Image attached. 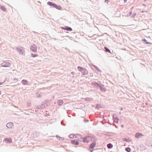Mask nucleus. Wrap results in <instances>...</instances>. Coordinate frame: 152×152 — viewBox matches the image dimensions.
I'll return each instance as SVG.
<instances>
[{"label":"nucleus","mask_w":152,"mask_h":152,"mask_svg":"<svg viewBox=\"0 0 152 152\" xmlns=\"http://www.w3.org/2000/svg\"><path fill=\"white\" fill-rule=\"evenodd\" d=\"M77 69L78 71L80 72L82 75H87L88 74V71L84 68L78 66Z\"/></svg>","instance_id":"1"},{"label":"nucleus","mask_w":152,"mask_h":152,"mask_svg":"<svg viewBox=\"0 0 152 152\" xmlns=\"http://www.w3.org/2000/svg\"><path fill=\"white\" fill-rule=\"evenodd\" d=\"M15 50L18 52L19 54L21 55H24V50L23 48H16Z\"/></svg>","instance_id":"2"},{"label":"nucleus","mask_w":152,"mask_h":152,"mask_svg":"<svg viewBox=\"0 0 152 152\" xmlns=\"http://www.w3.org/2000/svg\"><path fill=\"white\" fill-rule=\"evenodd\" d=\"M11 65V64L9 62L4 61L1 64V66L4 67H9Z\"/></svg>","instance_id":"3"},{"label":"nucleus","mask_w":152,"mask_h":152,"mask_svg":"<svg viewBox=\"0 0 152 152\" xmlns=\"http://www.w3.org/2000/svg\"><path fill=\"white\" fill-rule=\"evenodd\" d=\"M30 49L33 52H36L37 49V47L34 44L31 45L30 47Z\"/></svg>","instance_id":"4"},{"label":"nucleus","mask_w":152,"mask_h":152,"mask_svg":"<svg viewBox=\"0 0 152 152\" xmlns=\"http://www.w3.org/2000/svg\"><path fill=\"white\" fill-rule=\"evenodd\" d=\"M101 83H98L96 82H93L92 83V84L96 88H99L100 86L101 85Z\"/></svg>","instance_id":"5"},{"label":"nucleus","mask_w":152,"mask_h":152,"mask_svg":"<svg viewBox=\"0 0 152 152\" xmlns=\"http://www.w3.org/2000/svg\"><path fill=\"white\" fill-rule=\"evenodd\" d=\"M6 126L8 128L12 129L14 127V125L12 123L10 122L6 124Z\"/></svg>","instance_id":"6"},{"label":"nucleus","mask_w":152,"mask_h":152,"mask_svg":"<svg viewBox=\"0 0 152 152\" xmlns=\"http://www.w3.org/2000/svg\"><path fill=\"white\" fill-rule=\"evenodd\" d=\"M75 137L77 138L79 141L81 142H82L83 137H82L81 135L78 134H76Z\"/></svg>","instance_id":"7"},{"label":"nucleus","mask_w":152,"mask_h":152,"mask_svg":"<svg viewBox=\"0 0 152 152\" xmlns=\"http://www.w3.org/2000/svg\"><path fill=\"white\" fill-rule=\"evenodd\" d=\"M62 28L63 29L67 31H72V29L71 27L68 26H66L64 27H62Z\"/></svg>","instance_id":"8"},{"label":"nucleus","mask_w":152,"mask_h":152,"mask_svg":"<svg viewBox=\"0 0 152 152\" xmlns=\"http://www.w3.org/2000/svg\"><path fill=\"white\" fill-rule=\"evenodd\" d=\"M96 145V142L95 141H93V142L90 144L89 147V148L91 149H93Z\"/></svg>","instance_id":"9"},{"label":"nucleus","mask_w":152,"mask_h":152,"mask_svg":"<svg viewBox=\"0 0 152 152\" xmlns=\"http://www.w3.org/2000/svg\"><path fill=\"white\" fill-rule=\"evenodd\" d=\"M143 136H144V135L142 133L140 132L136 133L134 135L135 137L137 139H139L140 137Z\"/></svg>","instance_id":"10"},{"label":"nucleus","mask_w":152,"mask_h":152,"mask_svg":"<svg viewBox=\"0 0 152 152\" xmlns=\"http://www.w3.org/2000/svg\"><path fill=\"white\" fill-rule=\"evenodd\" d=\"M100 90L102 92H105L106 91V89L104 87V85L102 84H101L99 87Z\"/></svg>","instance_id":"11"},{"label":"nucleus","mask_w":152,"mask_h":152,"mask_svg":"<svg viewBox=\"0 0 152 152\" xmlns=\"http://www.w3.org/2000/svg\"><path fill=\"white\" fill-rule=\"evenodd\" d=\"M71 142L72 144L75 145H77L79 143V142L76 140H72Z\"/></svg>","instance_id":"12"},{"label":"nucleus","mask_w":152,"mask_h":152,"mask_svg":"<svg viewBox=\"0 0 152 152\" xmlns=\"http://www.w3.org/2000/svg\"><path fill=\"white\" fill-rule=\"evenodd\" d=\"M46 102H42L40 105L41 107H42V109H43L44 108H45L48 106V104L46 103Z\"/></svg>","instance_id":"13"},{"label":"nucleus","mask_w":152,"mask_h":152,"mask_svg":"<svg viewBox=\"0 0 152 152\" xmlns=\"http://www.w3.org/2000/svg\"><path fill=\"white\" fill-rule=\"evenodd\" d=\"M47 4L48 5L52 7H53V8H54L55 4L53 2L49 1L47 2Z\"/></svg>","instance_id":"14"},{"label":"nucleus","mask_w":152,"mask_h":152,"mask_svg":"<svg viewBox=\"0 0 152 152\" xmlns=\"http://www.w3.org/2000/svg\"><path fill=\"white\" fill-rule=\"evenodd\" d=\"M4 141H5L6 143H10L12 142V139L8 138H5L4 139Z\"/></svg>","instance_id":"15"},{"label":"nucleus","mask_w":152,"mask_h":152,"mask_svg":"<svg viewBox=\"0 0 152 152\" xmlns=\"http://www.w3.org/2000/svg\"><path fill=\"white\" fill-rule=\"evenodd\" d=\"M113 119L114 122L116 123H118V121L119 119L117 116L115 117L114 116V115H113Z\"/></svg>","instance_id":"16"},{"label":"nucleus","mask_w":152,"mask_h":152,"mask_svg":"<svg viewBox=\"0 0 152 152\" xmlns=\"http://www.w3.org/2000/svg\"><path fill=\"white\" fill-rule=\"evenodd\" d=\"M64 103V101L62 100L59 99L57 101V103L59 105H61Z\"/></svg>","instance_id":"17"},{"label":"nucleus","mask_w":152,"mask_h":152,"mask_svg":"<svg viewBox=\"0 0 152 152\" xmlns=\"http://www.w3.org/2000/svg\"><path fill=\"white\" fill-rule=\"evenodd\" d=\"M87 137L85 136L83 137V139L82 140V142H86L87 143H88L89 142V140H87Z\"/></svg>","instance_id":"18"},{"label":"nucleus","mask_w":152,"mask_h":152,"mask_svg":"<svg viewBox=\"0 0 152 152\" xmlns=\"http://www.w3.org/2000/svg\"><path fill=\"white\" fill-rule=\"evenodd\" d=\"M21 83L23 85H25L28 84V82L26 80L23 79L21 81Z\"/></svg>","instance_id":"19"},{"label":"nucleus","mask_w":152,"mask_h":152,"mask_svg":"<svg viewBox=\"0 0 152 152\" xmlns=\"http://www.w3.org/2000/svg\"><path fill=\"white\" fill-rule=\"evenodd\" d=\"M54 8H56V9L58 10H61L62 9V7L60 5H57V4H55V5L54 6Z\"/></svg>","instance_id":"20"},{"label":"nucleus","mask_w":152,"mask_h":152,"mask_svg":"<svg viewBox=\"0 0 152 152\" xmlns=\"http://www.w3.org/2000/svg\"><path fill=\"white\" fill-rule=\"evenodd\" d=\"M122 140L123 141L127 142H130L131 141V140L129 138H123L122 139Z\"/></svg>","instance_id":"21"},{"label":"nucleus","mask_w":152,"mask_h":152,"mask_svg":"<svg viewBox=\"0 0 152 152\" xmlns=\"http://www.w3.org/2000/svg\"><path fill=\"white\" fill-rule=\"evenodd\" d=\"M104 49L105 50V51L106 52H108L109 53H111V52L110 50L108 49L107 47H104Z\"/></svg>","instance_id":"22"},{"label":"nucleus","mask_w":152,"mask_h":152,"mask_svg":"<svg viewBox=\"0 0 152 152\" xmlns=\"http://www.w3.org/2000/svg\"><path fill=\"white\" fill-rule=\"evenodd\" d=\"M107 146L108 148L111 149L113 147V145L111 143H109L107 145Z\"/></svg>","instance_id":"23"},{"label":"nucleus","mask_w":152,"mask_h":152,"mask_svg":"<svg viewBox=\"0 0 152 152\" xmlns=\"http://www.w3.org/2000/svg\"><path fill=\"white\" fill-rule=\"evenodd\" d=\"M93 66L95 68V69L98 72H102V71L101 70H100L98 68L97 66H96L95 65H93Z\"/></svg>","instance_id":"24"},{"label":"nucleus","mask_w":152,"mask_h":152,"mask_svg":"<svg viewBox=\"0 0 152 152\" xmlns=\"http://www.w3.org/2000/svg\"><path fill=\"white\" fill-rule=\"evenodd\" d=\"M0 9L2 11L6 12L7 11V9L4 6H0Z\"/></svg>","instance_id":"25"},{"label":"nucleus","mask_w":152,"mask_h":152,"mask_svg":"<svg viewBox=\"0 0 152 152\" xmlns=\"http://www.w3.org/2000/svg\"><path fill=\"white\" fill-rule=\"evenodd\" d=\"M56 137L57 139L60 140H63L64 139V138L59 137L58 135H56Z\"/></svg>","instance_id":"26"},{"label":"nucleus","mask_w":152,"mask_h":152,"mask_svg":"<svg viewBox=\"0 0 152 152\" xmlns=\"http://www.w3.org/2000/svg\"><path fill=\"white\" fill-rule=\"evenodd\" d=\"M142 40L144 41V42L145 44H150V45H151V43H150V42H147V40L145 39H143Z\"/></svg>","instance_id":"27"},{"label":"nucleus","mask_w":152,"mask_h":152,"mask_svg":"<svg viewBox=\"0 0 152 152\" xmlns=\"http://www.w3.org/2000/svg\"><path fill=\"white\" fill-rule=\"evenodd\" d=\"M76 135H76H74L73 134H70L69 135V137L70 138L72 139V138H73L75 136V137Z\"/></svg>","instance_id":"28"},{"label":"nucleus","mask_w":152,"mask_h":152,"mask_svg":"<svg viewBox=\"0 0 152 152\" xmlns=\"http://www.w3.org/2000/svg\"><path fill=\"white\" fill-rule=\"evenodd\" d=\"M125 150L127 152H130L131 151V149L130 148L128 147L126 148Z\"/></svg>","instance_id":"29"},{"label":"nucleus","mask_w":152,"mask_h":152,"mask_svg":"<svg viewBox=\"0 0 152 152\" xmlns=\"http://www.w3.org/2000/svg\"><path fill=\"white\" fill-rule=\"evenodd\" d=\"M40 92H37L36 93V95L37 97H40Z\"/></svg>","instance_id":"30"},{"label":"nucleus","mask_w":152,"mask_h":152,"mask_svg":"<svg viewBox=\"0 0 152 152\" xmlns=\"http://www.w3.org/2000/svg\"><path fill=\"white\" fill-rule=\"evenodd\" d=\"M75 74V72H72L70 74V76L72 78H74V75Z\"/></svg>","instance_id":"31"},{"label":"nucleus","mask_w":152,"mask_h":152,"mask_svg":"<svg viewBox=\"0 0 152 152\" xmlns=\"http://www.w3.org/2000/svg\"><path fill=\"white\" fill-rule=\"evenodd\" d=\"M31 56L33 58L35 57L38 56V55L37 54H34L33 53H31Z\"/></svg>","instance_id":"32"},{"label":"nucleus","mask_w":152,"mask_h":152,"mask_svg":"<svg viewBox=\"0 0 152 152\" xmlns=\"http://www.w3.org/2000/svg\"><path fill=\"white\" fill-rule=\"evenodd\" d=\"M36 109H42V107H41L40 105H37L36 107Z\"/></svg>","instance_id":"33"},{"label":"nucleus","mask_w":152,"mask_h":152,"mask_svg":"<svg viewBox=\"0 0 152 152\" xmlns=\"http://www.w3.org/2000/svg\"><path fill=\"white\" fill-rule=\"evenodd\" d=\"M132 14V11H130L127 14V17H129Z\"/></svg>","instance_id":"34"},{"label":"nucleus","mask_w":152,"mask_h":152,"mask_svg":"<svg viewBox=\"0 0 152 152\" xmlns=\"http://www.w3.org/2000/svg\"><path fill=\"white\" fill-rule=\"evenodd\" d=\"M88 136L90 138V139L94 138V136L92 134L89 135Z\"/></svg>","instance_id":"35"},{"label":"nucleus","mask_w":152,"mask_h":152,"mask_svg":"<svg viewBox=\"0 0 152 152\" xmlns=\"http://www.w3.org/2000/svg\"><path fill=\"white\" fill-rule=\"evenodd\" d=\"M91 99H92V98H86L85 99V100L86 101H90Z\"/></svg>","instance_id":"36"},{"label":"nucleus","mask_w":152,"mask_h":152,"mask_svg":"<svg viewBox=\"0 0 152 152\" xmlns=\"http://www.w3.org/2000/svg\"><path fill=\"white\" fill-rule=\"evenodd\" d=\"M136 15V13H134L132 15V17L133 18H134Z\"/></svg>","instance_id":"37"},{"label":"nucleus","mask_w":152,"mask_h":152,"mask_svg":"<svg viewBox=\"0 0 152 152\" xmlns=\"http://www.w3.org/2000/svg\"><path fill=\"white\" fill-rule=\"evenodd\" d=\"M83 121H84V122L85 123L88 122L89 121L88 120H87L86 119H84Z\"/></svg>","instance_id":"38"},{"label":"nucleus","mask_w":152,"mask_h":152,"mask_svg":"<svg viewBox=\"0 0 152 152\" xmlns=\"http://www.w3.org/2000/svg\"><path fill=\"white\" fill-rule=\"evenodd\" d=\"M99 106H100V105L99 104H97L96 105V108H97V109H99Z\"/></svg>","instance_id":"39"},{"label":"nucleus","mask_w":152,"mask_h":152,"mask_svg":"<svg viewBox=\"0 0 152 152\" xmlns=\"http://www.w3.org/2000/svg\"><path fill=\"white\" fill-rule=\"evenodd\" d=\"M86 137H87V140H89V142L90 141V140L91 139L88 136H86Z\"/></svg>","instance_id":"40"},{"label":"nucleus","mask_w":152,"mask_h":152,"mask_svg":"<svg viewBox=\"0 0 152 152\" xmlns=\"http://www.w3.org/2000/svg\"><path fill=\"white\" fill-rule=\"evenodd\" d=\"M5 81L4 80V81L3 82H0V85H2L5 82Z\"/></svg>","instance_id":"41"},{"label":"nucleus","mask_w":152,"mask_h":152,"mask_svg":"<svg viewBox=\"0 0 152 152\" xmlns=\"http://www.w3.org/2000/svg\"><path fill=\"white\" fill-rule=\"evenodd\" d=\"M49 115V114H48L47 113H46L45 115V116H47L48 115Z\"/></svg>","instance_id":"42"},{"label":"nucleus","mask_w":152,"mask_h":152,"mask_svg":"<svg viewBox=\"0 0 152 152\" xmlns=\"http://www.w3.org/2000/svg\"><path fill=\"white\" fill-rule=\"evenodd\" d=\"M27 104H28V106H30V103L28 102Z\"/></svg>","instance_id":"43"},{"label":"nucleus","mask_w":152,"mask_h":152,"mask_svg":"<svg viewBox=\"0 0 152 152\" xmlns=\"http://www.w3.org/2000/svg\"><path fill=\"white\" fill-rule=\"evenodd\" d=\"M142 6H146V5L144 4H142Z\"/></svg>","instance_id":"44"},{"label":"nucleus","mask_w":152,"mask_h":152,"mask_svg":"<svg viewBox=\"0 0 152 152\" xmlns=\"http://www.w3.org/2000/svg\"><path fill=\"white\" fill-rule=\"evenodd\" d=\"M127 0H124V2H126Z\"/></svg>","instance_id":"45"},{"label":"nucleus","mask_w":152,"mask_h":152,"mask_svg":"<svg viewBox=\"0 0 152 152\" xmlns=\"http://www.w3.org/2000/svg\"><path fill=\"white\" fill-rule=\"evenodd\" d=\"M61 124H62L64 126H65V125H66V124H62V121L61 122Z\"/></svg>","instance_id":"46"},{"label":"nucleus","mask_w":152,"mask_h":152,"mask_svg":"<svg viewBox=\"0 0 152 152\" xmlns=\"http://www.w3.org/2000/svg\"><path fill=\"white\" fill-rule=\"evenodd\" d=\"M93 150H90V151L91 152H93Z\"/></svg>","instance_id":"47"},{"label":"nucleus","mask_w":152,"mask_h":152,"mask_svg":"<svg viewBox=\"0 0 152 152\" xmlns=\"http://www.w3.org/2000/svg\"><path fill=\"white\" fill-rule=\"evenodd\" d=\"M107 1H108V0H105V2H106Z\"/></svg>","instance_id":"48"},{"label":"nucleus","mask_w":152,"mask_h":152,"mask_svg":"<svg viewBox=\"0 0 152 152\" xmlns=\"http://www.w3.org/2000/svg\"><path fill=\"white\" fill-rule=\"evenodd\" d=\"M121 110H123V108H121Z\"/></svg>","instance_id":"49"},{"label":"nucleus","mask_w":152,"mask_h":152,"mask_svg":"<svg viewBox=\"0 0 152 152\" xmlns=\"http://www.w3.org/2000/svg\"><path fill=\"white\" fill-rule=\"evenodd\" d=\"M144 12V11H142V12H142V13H143Z\"/></svg>","instance_id":"50"},{"label":"nucleus","mask_w":152,"mask_h":152,"mask_svg":"<svg viewBox=\"0 0 152 152\" xmlns=\"http://www.w3.org/2000/svg\"><path fill=\"white\" fill-rule=\"evenodd\" d=\"M1 91L0 90V95H1Z\"/></svg>","instance_id":"51"},{"label":"nucleus","mask_w":152,"mask_h":152,"mask_svg":"<svg viewBox=\"0 0 152 152\" xmlns=\"http://www.w3.org/2000/svg\"><path fill=\"white\" fill-rule=\"evenodd\" d=\"M69 116V117H71L70 116Z\"/></svg>","instance_id":"52"},{"label":"nucleus","mask_w":152,"mask_h":152,"mask_svg":"<svg viewBox=\"0 0 152 152\" xmlns=\"http://www.w3.org/2000/svg\"><path fill=\"white\" fill-rule=\"evenodd\" d=\"M151 146H152V144L151 145Z\"/></svg>","instance_id":"53"}]
</instances>
